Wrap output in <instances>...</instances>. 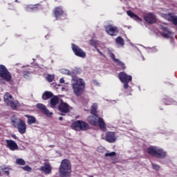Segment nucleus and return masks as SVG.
<instances>
[{
  "mask_svg": "<svg viewBox=\"0 0 177 177\" xmlns=\"http://www.w3.org/2000/svg\"><path fill=\"white\" fill-rule=\"evenodd\" d=\"M118 78L123 85L124 89H128L129 88V82L132 81V76L127 74L125 72H120L118 74Z\"/></svg>",
  "mask_w": 177,
  "mask_h": 177,
  "instance_id": "0eeeda50",
  "label": "nucleus"
},
{
  "mask_svg": "<svg viewBox=\"0 0 177 177\" xmlns=\"http://www.w3.org/2000/svg\"><path fill=\"white\" fill-rule=\"evenodd\" d=\"M1 169L3 174H5L7 176H9L10 172L9 171V167L6 166L1 167Z\"/></svg>",
  "mask_w": 177,
  "mask_h": 177,
  "instance_id": "c85d7f7f",
  "label": "nucleus"
},
{
  "mask_svg": "<svg viewBox=\"0 0 177 177\" xmlns=\"http://www.w3.org/2000/svg\"><path fill=\"white\" fill-rule=\"evenodd\" d=\"M69 75H71L72 81H75V82L72 84L74 94L77 97L81 96L85 91V82L81 78L77 79L73 73H69Z\"/></svg>",
  "mask_w": 177,
  "mask_h": 177,
  "instance_id": "f257e3e1",
  "label": "nucleus"
},
{
  "mask_svg": "<svg viewBox=\"0 0 177 177\" xmlns=\"http://www.w3.org/2000/svg\"><path fill=\"white\" fill-rule=\"evenodd\" d=\"M97 51L98 52V53H100V55H101L102 56H104V55H103V53H102V52L100 51V50L97 49Z\"/></svg>",
  "mask_w": 177,
  "mask_h": 177,
  "instance_id": "c9c22d12",
  "label": "nucleus"
},
{
  "mask_svg": "<svg viewBox=\"0 0 177 177\" xmlns=\"http://www.w3.org/2000/svg\"><path fill=\"white\" fill-rule=\"evenodd\" d=\"M72 50L75 53V56H77V57H82V59H84V57H86V53L82 48H80V46L72 44Z\"/></svg>",
  "mask_w": 177,
  "mask_h": 177,
  "instance_id": "1a4fd4ad",
  "label": "nucleus"
},
{
  "mask_svg": "<svg viewBox=\"0 0 177 177\" xmlns=\"http://www.w3.org/2000/svg\"><path fill=\"white\" fill-rule=\"evenodd\" d=\"M59 121H63V117H62V116L59 117Z\"/></svg>",
  "mask_w": 177,
  "mask_h": 177,
  "instance_id": "58836bf2",
  "label": "nucleus"
},
{
  "mask_svg": "<svg viewBox=\"0 0 177 177\" xmlns=\"http://www.w3.org/2000/svg\"><path fill=\"white\" fill-rule=\"evenodd\" d=\"M25 117L28 118V124L29 125H32V124H35V122H37V119L32 115H26Z\"/></svg>",
  "mask_w": 177,
  "mask_h": 177,
  "instance_id": "393cba45",
  "label": "nucleus"
},
{
  "mask_svg": "<svg viewBox=\"0 0 177 177\" xmlns=\"http://www.w3.org/2000/svg\"><path fill=\"white\" fill-rule=\"evenodd\" d=\"M160 27L162 30V37H164V38H174V32H171L168 27L162 25H160Z\"/></svg>",
  "mask_w": 177,
  "mask_h": 177,
  "instance_id": "ddd939ff",
  "label": "nucleus"
},
{
  "mask_svg": "<svg viewBox=\"0 0 177 177\" xmlns=\"http://www.w3.org/2000/svg\"><path fill=\"white\" fill-rule=\"evenodd\" d=\"M115 43L117 44V45H119V46L122 47L125 45V41L124 40V39H122V37H121V36H119L115 39Z\"/></svg>",
  "mask_w": 177,
  "mask_h": 177,
  "instance_id": "bb28decb",
  "label": "nucleus"
},
{
  "mask_svg": "<svg viewBox=\"0 0 177 177\" xmlns=\"http://www.w3.org/2000/svg\"><path fill=\"white\" fill-rule=\"evenodd\" d=\"M0 78H2V80H4V81L7 82L12 81V73L9 72L5 65H0Z\"/></svg>",
  "mask_w": 177,
  "mask_h": 177,
  "instance_id": "6e6552de",
  "label": "nucleus"
},
{
  "mask_svg": "<svg viewBox=\"0 0 177 177\" xmlns=\"http://www.w3.org/2000/svg\"><path fill=\"white\" fill-rule=\"evenodd\" d=\"M71 128L74 131H88L91 128L89 124L82 120H76L73 122L71 126Z\"/></svg>",
  "mask_w": 177,
  "mask_h": 177,
  "instance_id": "423d86ee",
  "label": "nucleus"
},
{
  "mask_svg": "<svg viewBox=\"0 0 177 177\" xmlns=\"http://www.w3.org/2000/svg\"><path fill=\"white\" fill-rule=\"evenodd\" d=\"M53 13L57 20L59 19V17H62V16H64V10L62 6L55 7L53 10Z\"/></svg>",
  "mask_w": 177,
  "mask_h": 177,
  "instance_id": "2eb2a0df",
  "label": "nucleus"
},
{
  "mask_svg": "<svg viewBox=\"0 0 177 177\" xmlns=\"http://www.w3.org/2000/svg\"><path fill=\"white\" fill-rule=\"evenodd\" d=\"M156 169L158 170V169H160V166H156Z\"/></svg>",
  "mask_w": 177,
  "mask_h": 177,
  "instance_id": "ea45409f",
  "label": "nucleus"
},
{
  "mask_svg": "<svg viewBox=\"0 0 177 177\" xmlns=\"http://www.w3.org/2000/svg\"><path fill=\"white\" fill-rule=\"evenodd\" d=\"M59 175L61 177H68L71 175V162L68 159H64L59 166Z\"/></svg>",
  "mask_w": 177,
  "mask_h": 177,
  "instance_id": "f03ea898",
  "label": "nucleus"
},
{
  "mask_svg": "<svg viewBox=\"0 0 177 177\" xmlns=\"http://www.w3.org/2000/svg\"><path fill=\"white\" fill-rule=\"evenodd\" d=\"M17 165H26V161L23 158H17L16 160Z\"/></svg>",
  "mask_w": 177,
  "mask_h": 177,
  "instance_id": "c756f323",
  "label": "nucleus"
},
{
  "mask_svg": "<svg viewBox=\"0 0 177 177\" xmlns=\"http://www.w3.org/2000/svg\"><path fill=\"white\" fill-rule=\"evenodd\" d=\"M41 171L44 174H50L52 171V167H50V164L49 163H44V166L41 167Z\"/></svg>",
  "mask_w": 177,
  "mask_h": 177,
  "instance_id": "5701e85b",
  "label": "nucleus"
},
{
  "mask_svg": "<svg viewBox=\"0 0 177 177\" xmlns=\"http://www.w3.org/2000/svg\"><path fill=\"white\" fill-rule=\"evenodd\" d=\"M166 19L169 20V21H171L173 24L176 26L177 24V16L172 14V13H169L168 15H166Z\"/></svg>",
  "mask_w": 177,
  "mask_h": 177,
  "instance_id": "412c9836",
  "label": "nucleus"
},
{
  "mask_svg": "<svg viewBox=\"0 0 177 177\" xmlns=\"http://www.w3.org/2000/svg\"><path fill=\"white\" fill-rule=\"evenodd\" d=\"M144 20L149 24L156 23V16L151 13L147 14L144 16Z\"/></svg>",
  "mask_w": 177,
  "mask_h": 177,
  "instance_id": "f3484780",
  "label": "nucleus"
},
{
  "mask_svg": "<svg viewBox=\"0 0 177 177\" xmlns=\"http://www.w3.org/2000/svg\"><path fill=\"white\" fill-rule=\"evenodd\" d=\"M42 9H44V7H42V5L41 4H30L25 7V10L26 12H38V10H42Z\"/></svg>",
  "mask_w": 177,
  "mask_h": 177,
  "instance_id": "f8f14e48",
  "label": "nucleus"
},
{
  "mask_svg": "<svg viewBox=\"0 0 177 177\" xmlns=\"http://www.w3.org/2000/svg\"><path fill=\"white\" fill-rule=\"evenodd\" d=\"M50 106L53 109L56 107V105L59 104V97L54 95L50 100Z\"/></svg>",
  "mask_w": 177,
  "mask_h": 177,
  "instance_id": "b1692460",
  "label": "nucleus"
},
{
  "mask_svg": "<svg viewBox=\"0 0 177 177\" xmlns=\"http://www.w3.org/2000/svg\"><path fill=\"white\" fill-rule=\"evenodd\" d=\"M147 153L151 156H156V149L149 147L147 149Z\"/></svg>",
  "mask_w": 177,
  "mask_h": 177,
  "instance_id": "7c9ffc66",
  "label": "nucleus"
},
{
  "mask_svg": "<svg viewBox=\"0 0 177 177\" xmlns=\"http://www.w3.org/2000/svg\"><path fill=\"white\" fill-rule=\"evenodd\" d=\"M90 45L91 46H96V41L93 39L90 40Z\"/></svg>",
  "mask_w": 177,
  "mask_h": 177,
  "instance_id": "f704fd0d",
  "label": "nucleus"
},
{
  "mask_svg": "<svg viewBox=\"0 0 177 177\" xmlns=\"http://www.w3.org/2000/svg\"><path fill=\"white\" fill-rule=\"evenodd\" d=\"M91 113L93 115H97V104L96 103L93 104L91 108Z\"/></svg>",
  "mask_w": 177,
  "mask_h": 177,
  "instance_id": "cd10ccee",
  "label": "nucleus"
},
{
  "mask_svg": "<svg viewBox=\"0 0 177 177\" xmlns=\"http://www.w3.org/2000/svg\"><path fill=\"white\" fill-rule=\"evenodd\" d=\"M37 108L43 113V114H45L48 117L52 115V113L50 112L47 109L46 106L44 104H37Z\"/></svg>",
  "mask_w": 177,
  "mask_h": 177,
  "instance_id": "a211bd4d",
  "label": "nucleus"
},
{
  "mask_svg": "<svg viewBox=\"0 0 177 177\" xmlns=\"http://www.w3.org/2000/svg\"><path fill=\"white\" fill-rule=\"evenodd\" d=\"M11 122L12 124V127H14V128H17L19 133L21 135L26 133L27 131V124H26L25 120L19 118H12L11 119Z\"/></svg>",
  "mask_w": 177,
  "mask_h": 177,
  "instance_id": "20e7f679",
  "label": "nucleus"
},
{
  "mask_svg": "<svg viewBox=\"0 0 177 177\" xmlns=\"http://www.w3.org/2000/svg\"><path fill=\"white\" fill-rule=\"evenodd\" d=\"M105 31L109 35L115 37V35L118 34V28L113 26V25H108L107 26H105Z\"/></svg>",
  "mask_w": 177,
  "mask_h": 177,
  "instance_id": "9b49d317",
  "label": "nucleus"
},
{
  "mask_svg": "<svg viewBox=\"0 0 177 177\" xmlns=\"http://www.w3.org/2000/svg\"><path fill=\"white\" fill-rule=\"evenodd\" d=\"M53 93L50 91H45L42 95L43 100H48V99L52 98Z\"/></svg>",
  "mask_w": 177,
  "mask_h": 177,
  "instance_id": "a878e982",
  "label": "nucleus"
},
{
  "mask_svg": "<svg viewBox=\"0 0 177 177\" xmlns=\"http://www.w3.org/2000/svg\"><path fill=\"white\" fill-rule=\"evenodd\" d=\"M46 80L48 82H53V80H55V76L52 75H48L46 77Z\"/></svg>",
  "mask_w": 177,
  "mask_h": 177,
  "instance_id": "2f4dec72",
  "label": "nucleus"
},
{
  "mask_svg": "<svg viewBox=\"0 0 177 177\" xmlns=\"http://www.w3.org/2000/svg\"><path fill=\"white\" fill-rule=\"evenodd\" d=\"M58 110L61 113H68L70 111V106H68V104H67L66 103L62 102L58 106Z\"/></svg>",
  "mask_w": 177,
  "mask_h": 177,
  "instance_id": "6ab92c4d",
  "label": "nucleus"
},
{
  "mask_svg": "<svg viewBox=\"0 0 177 177\" xmlns=\"http://www.w3.org/2000/svg\"><path fill=\"white\" fill-rule=\"evenodd\" d=\"M3 100L6 104L11 107L12 110H17V107H20L19 101H15V98L9 93H6L3 96Z\"/></svg>",
  "mask_w": 177,
  "mask_h": 177,
  "instance_id": "39448f33",
  "label": "nucleus"
},
{
  "mask_svg": "<svg viewBox=\"0 0 177 177\" xmlns=\"http://www.w3.org/2000/svg\"><path fill=\"white\" fill-rule=\"evenodd\" d=\"M12 138H13V139H17V136L15 134L12 135Z\"/></svg>",
  "mask_w": 177,
  "mask_h": 177,
  "instance_id": "4c0bfd02",
  "label": "nucleus"
},
{
  "mask_svg": "<svg viewBox=\"0 0 177 177\" xmlns=\"http://www.w3.org/2000/svg\"><path fill=\"white\" fill-rule=\"evenodd\" d=\"M21 168L24 169V171H26V172H31V171H32V169L31 168V167L28 165L22 167Z\"/></svg>",
  "mask_w": 177,
  "mask_h": 177,
  "instance_id": "473e14b6",
  "label": "nucleus"
},
{
  "mask_svg": "<svg viewBox=\"0 0 177 177\" xmlns=\"http://www.w3.org/2000/svg\"><path fill=\"white\" fill-rule=\"evenodd\" d=\"M127 13L129 16V17H131L136 21H142L141 18L139 17V16L136 15V14L133 13V12H132L131 10H128Z\"/></svg>",
  "mask_w": 177,
  "mask_h": 177,
  "instance_id": "4be33fe9",
  "label": "nucleus"
},
{
  "mask_svg": "<svg viewBox=\"0 0 177 177\" xmlns=\"http://www.w3.org/2000/svg\"><path fill=\"white\" fill-rule=\"evenodd\" d=\"M171 102H166V104H171Z\"/></svg>",
  "mask_w": 177,
  "mask_h": 177,
  "instance_id": "a19ab883",
  "label": "nucleus"
},
{
  "mask_svg": "<svg viewBox=\"0 0 177 177\" xmlns=\"http://www.w3.org/2000/svg\"><path fill=\"white\" fill-rule=\"evenodd\" d=\"M114 156H115V152L114 151L105 153V157H114Z\"/></svg>",
  "mask_w": 177,
  "mask_h": 177,
  "instance_id": "72a5a7b5",
  "label": "nucleus"
},
{
  "mask_svg": "<svg viewBox=\"0 0 177 177\" xmlns=\"http://www.w3.org/2000/svg\"><path fill=\"white\" fill-rule=\"evenodd\" d=\"M108 54L109 55V57H111V59H112V60H113L114 63H116L117 66L120 67L122 68V70H125V68H127V66H125L124 62H121L119 59H116L115 55H114V53H113V52H111V50H109L108 51Z\"/></svg>",
  "mask_w": 177,
  "mask_h": 177,
  "instance_id": "9d476101",
  "label": "nucleus"
},
{
  "mask_svg": "<svg viewBox=\"0 0 177 177\" xmlns=\"http://www.w3.org/2000/svg\"><path fill=\"white\" fill-rule=\"evenodd\" d=\"M87 121L94 127H100V129L104 131L106 129V122L102 118H99L98 115H93L87 118Z\"/></svg>",
  "mask_w": 177,
  "mask_h": 177,
  "instance_id": "7ed1b4c3",
  "label": "nucleus"
},
{
  "mask_svg": "<svg viewBox=\"0 0 177 177\" xmlns=\"http://www.w3.org/2000/svg\"><path fill=\"white\" fill-rule=\"evenodd\" d=\"M105 140L109 143H115L117 142V136H115V132L108 131L105 136Z\"/></svg>",
  "mask_w": 177,
  "mask_h": 177,
  "instance_id": "4468645a",
  "label": "nucleus"
},
{
  "mask_svg": "<svg viewBox=\"0 0 177 177\" xmlns=\"http://www.w3.org/2000/svg\"><path fill=\"white\" fill-rule=\"evenodd\" d=\"M59 82H60V84H64V78H61L59 80Z\"/></svg>",
  "mask_w": 177,
  "mask_h": 177,
  "instance_id": "e433bc0d",
  "label": "nucleus"
},
{
  "mask_svg": "<svg viewBox=\"0 0 177 177\" xmlns=\"http://www.w3.org/2000/svg\"><path fill=\"white\" fill-rule=\"evenodd\" d=\"M6 147L10 149L11 151H15L19 149V145L13 140H6Z\"/></svg>",
  "mask_w": 177,
  "mask_h": 177,
  "instance_id": "dca6fc26",
  "label": "nucleus"
},
{
  "mask_svg": "<svg viewBox=\"0 0 177 177\" xmlns=\"http://www.w3.org/2000/svg\"><path fill=\"white\" fill-rule=\"evenodd\" d=\"M167 156V152L164 151L161 148L156 147V157L158 158H165Z\"/></svg>",
  "mask_w": 177,
  "mask_h": 177,
  "instance_id": "aec40b11",
  "label": "nucleus"
}]
</instances>
